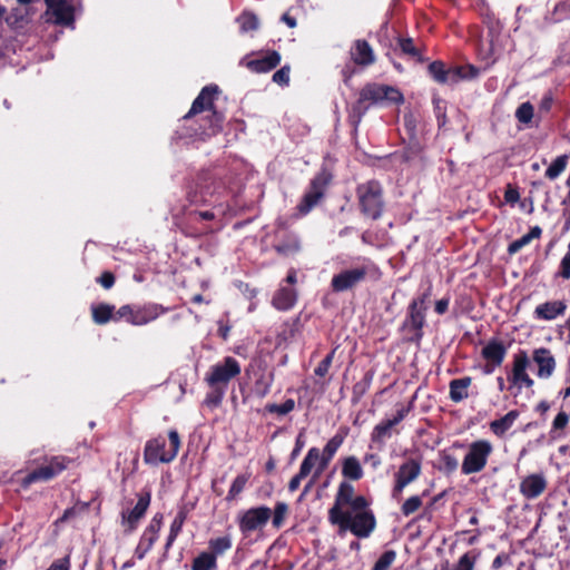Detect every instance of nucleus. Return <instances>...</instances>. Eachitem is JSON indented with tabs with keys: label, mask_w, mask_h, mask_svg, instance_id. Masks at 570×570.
Listing matches in <instances>:
<instances>
[{
	"label": "nucleus",
	"mask_w": 570,
	"mask_h": 570,
	"mask_svg": "<svg viewBox=\"0 0 570 570\" xmlns=\"http://www.w3.org/2000/svg\"><path fill=\"white\" fill-rule=\"evenodd\" d=\"M426 323V309L416 307L415 303H410L406 311V316L403 321L402 328L411 332L413 336L412 342L419 343L423 337V327Z\"/></svg>",
	"instance_id": "6ab92c4d"
},
{
	"label": "nucleus",
	"mask_w": 570,
	"mask_h": 570,
	"mask_svg": "<svg viewBox=\"0 0 570 570\" xmlns=\"http://www.w3.org/2000/svg\"><path fill=\"white\" fill-rule=\"evenodd\" d=\"M183 527H184V523L173 520L170 528H169V533H168V537H167V540H166V543L164 547V553L161 556V560L168 559V552L171 549L177 537L180 534Z\"/></svg>",
	"instance_id": "de8ad7c7"
},
{
	"label": "nucleus",
	"mask_w": 570,
	"mask_h": 570,
	"mask_svg": "<svg viewBox=\"0 0 570 570\" xmlns=\"http://www.w3.org/2000/svg\"><path fill=\"white\" fill-rule=\"evenodd\" d=\"M530 243H531V239L525 234L522 237H520V238H518V239H515V240H513L512 243L509 244L508 253L510 255H514L518 252H520L524 246L529 245Z\"/></svg>",
	"instance_id": "338daca9"
},
{
	"label": "nucleus",
	"mask_w": 570,
	"mask_h": 570,
	"mask_svg": "<svg viewBox=\"0 0 570 570\" xmlns=\"http://www.w3.org/2000/svg\"><path fill=\"white\" fill-rule=\"evenodd\" d=\"M374 379V371L368 370L364 373L363 377L353 385L352 389V403L356 404L370 390Z\"/></svg>",
	"instance_id": "ea45409f"
},
{
	"label": "nucleus",
	"mask_w": 570,
	"mask_h": 570,
	"mask_svg": "<svg viewBox=\"0 0 570 570\" xmlns=\"http://www.w3.org/2000/svg\"><path fill=\"white\" fill-rule=\"evenodd\" d=\"M556 277H560L563 281L570 279V253H566L562 257Z\"/></svg>",
	"instance_id": "e2e57ef3"
},
{
	"label": "nucleus",
	"mask_w": 570,
	"mask_h": 570,
	"mask_svg": "<svg viewBox=\"0 0 570 570\" xmlns=\"http://www.w3.org/2000/svg\"><path fill=\"white\" fill-rule=\"evenodd\" d=\"M370 505V500L364 495H355V489L352 483L342 481L335 494L334 504L328 510V519L346 512L347 510H344L345 507H348L350 510H362Z\"/></svg>",
	"instance_id": "9d476101"
},
{
	"label": "nucleus",
	"mask_w": 570,
	"mask_h": 570,
	"mask_svg": "<svg viewBox=\"0 0 570 570\" xmlns=\"http://www.w3.org/2000/svg\"><path fill=\"white\" fill-rule=\"evenodd\" d=\"M396 424L391 419L382 420L377 423L370 435L371 443L375 444L379 449L384 448L386 440L391 439L393 434H399Z\"/></svg>",
	"instance_id": "a878e982"
},
{
	"label": "nucleus",
	"mask_w": 570,
	"mask_h": 570,
	"mask_svg": "<svg viewBox=\"0 0 570 570\" xmlns=\"http://www.w3.org/2000/svg\"><path fill=\"white\" fill-rule=\"evenodd\" d=\"M254 375L255 381L252 386V393L255 396L263 399L271 392V387L274 382V374L272 372H266L265 370H258Z\"/></svg>",
	"instance_id": "7c9ffc66"
},
{
	"label": "nucleus",
	"mask_w": 570,
	"mask_h": 570,
	"mask_svg": "<svg viewBox=\"0 0 570 570\" xmlns=\"http://www.w3.org/2000/svg\"><path fill=\"white\" fill-rule=\"evenodd\" d=\"M321 462H322L321 450L316 446L311 448L307 451L305 458L303 459V461L301 463V466H299L301 475L307 476L314 468H315V470L320 469Z\"/></svg>",
	"instance_id": "c9c22d12"
},
{
	"label": "nucleus",
	"mask_w": 570,
	"mask_h": 570,
	"mask_svg": "<svg viewBox=\"0 0 570 570\" xmlns=\"http://www.w3.org/2000/svg\"><path fill=\"white\" fill-rule=\"evenodd\" d=\"M569 420V414L564 411H560L557 414L552 421V425L549 432L551 439H561L564 436V429L568 426Z\"/></svg>",
	"instance_id": "37998d69"
},
{
	"label": "nucleus",
	"mask_w": 570,
	"mask_h": 570,
	"mask_svg": "<svg viewBox=\"0 0 570 570\" xmlns=\"http://www.w3.org/2000/svg\"><path fill=\"white\" fill-rule=\"evenodd\" d=\"M531 358L538 367L537 376L539 379L547 380L552 376L557 367V362L552 352L549 348H534Z\"/></svg>",
	"instance_id": "4be33fe9"
},
{
	"label": "nucleus",
	"mask_w": 570,
	"mask_h": 570,
	"mask_svg": "<svg viewBox=\"0 0 570 570\" xmlns=\"http://www.w3.org/2000/svg\"><path fill=\"white\" fill-rule=\"evenodd\" d=\"M328 521L338 527L340 533L350 531L360 539L368 538L376 528V518L370 507L340 513Z\"/></svg>",
	"instance_id": "39448f33"
},
{
	"label": "nucleus",
	"mask_w": 570,
	"mask_h": 570,
	"mask_svg": "<svg viewBox=\"0 0 570 570\" xmlns=\"http://www.w3.org/2000/svg\"><path fill=\"white\" fill-rule=\"evenodd\" d=\"M183 215L189 223H198L202 220L215 219V214L212 210H198L187 207L186 205L181 208Z\"/></svg>",
	"instance_id": "a18cd8bd"
},
{
	"label": "nucleus",
	"mask_w": 570,
	"mask_h": 570,
	"mask_svg": "<svg viewBox=\"0 0 570 570\" xmlns=\"http://www.w3.org/2000/svg\"><path fill=\"white\" fill-rule=\"evenodd\" d=\"M421 471L422 465L419 459L410 458L404 461L394 475L392 497L399 499L403 490L420 476Z\"/></svg>",
	"instance_id": "2eb2a0df"
},
{
	"label": "nucleus",
	"mask_w": 570,
	"mask_h": 570,
	"mask_svg": "<svg viewBox=\"0 0 570 570\" xmlns=\"http://www.w3.org/2000/svg\"><path fill=\"white\" fill-rule=\"evenodd\" d=\"M167 309L158 304H146L144 306H136L134 325L141 326L155 321L158 316L164 314Z\"/></svg>",
	"instance_id": "cd10ccee"
},
{
	"label": "nucleus",
	"mask_w": 570,
	"mask_h": 570,
	"mask_svg": "<svg viewBox=\"0 0 570 570\" xmlns=\"http://www.w3.org/2000/svg\"><path fill=\"white\" fill-rule=\"evenodd\" d=\"M348 429H340L338 432L332 436L323 450L321 451L322 462L320 469H316L313 473L311 481L305 487L304 493H306L309 488L315 483V481L322 475V473L327 469L328 464L335 456L338 449L344 443L345 438L347 436Z\"/></svg>",
	"instance_id": "dca6fc26"
},
{
	"label": "nucleus",
	"mask_w": 570,
	"mask_h": 570,
	"mask_svg": "<svg viewBox=\"0 0 570 570\" xmlns=\"http://www.w3.org/2000/svg\"><path fill=\"white\" fill-rule=\"evenodd\" d=\"M342 475L352 481H358L363 478V469L357 458L347 456L342 463Z\"/></svg>",
	"instance_id": "4c0bfd02"
},
{
	"label": "nucleus",
	"mask_w": 570,
	"mask_h": 570,
	"mask_svg": "<svg viewBox=\"0 0 570 570\" xmlns=\"http://www.w3.org/2000/svg\"><path fill=\"white\" fill-rule=\"evenodd\" d=\"M240 373L239 362L233 356H226L209 367L205 375V382L208 386H222L227 390L228 384Z\"/></svg>",
	"instance_id": "f8f14e48"
},
{
	"label": "nucleus",
	"mask_w": 570,
	"mask_h": 570,
	"mask_svg": "<svg viewBox=\"0 0 570 570\" xmlns=\"http://www.w3.org/2000/svg\"><path fill=\"white\" fill-rule=\"evenodd\" d=\"M281 55L276 50H269L257 59L245 62L248 70L256 73H266L275 69L281 63Z\"/></svg>",
	"instance_id": "393cba45"
},
{
	"label": "nucleus",
	"mask_w": 570,
	"mask_h": 570,
	"mask_svg": "<svg viewBox=\"0 0 570 570\" xmlns=\"http://www.w3.org/2000/svg\"><path fill=\"white\" fill-rule=\"evenodd\" d=\"M568 308L566 299L547 301L535 306L533 317L538 321H553L566 314Z\"/></svg>",
	"instance_id": "5701e85b"
},
{
	"label": "nucleus",
	"mask_w": 570,
	"mask_h": 570,
	"mask_svg": "<svg viewBox=\"0 0 570 570\" xmlns=\"http://www.w3.org/2000/svg\"><path fill=\"white\" fill-rule=\"evenodd\" d=\"M289 66H284L273 75V81L279 86H287L289 83Z\"/></svg>",
	"instance_id": "69168bd1"
},
{
	"label": "nucleus",
	"mask_w": 570,
	"mask_h": 570,
	"mask_svg": "<svg viewBox=\"0 0 570 570\" xmlns=\"http://www.w3.org/2000/svg\"><path fill=\"white\" fill-rule=\"evenodd\" d=\"M423 504L422 497L412 495L407 498L401 505V512L404 517L415 513Z\"/></svg>",
	"instance_id": "6e6d98bb"
},
{
	"label": "nucleus",
	"mask_w": 570,
	"mask_h": 570,
	"mask_svg": "<svg viewBox=\"0 0 570 570\" xmlns=\"http://www.w3.org/2000/svg\"><path fill=\"white\" fill-rule=\"evenodd\" d=\"M181 446L180 436L177 430L168 431V440L158 434L146 441L144 448V462L150 466L171 463Z\"/></svg>",
	"instance_id": "20e7f679"
},
{
	"label": "nucleus",
	"mask_w": 570,
	"mask_h": 570,
	"mask_svg": "<svg viewBox=\"0 0 570 570\" xmlns=\"http://www.w3.org/2000/svg\"><path fill=\"white\" fill-rule=\"evenodd\" d=\"M70 557L66 556L55 560L46 570H70Z\"/></svg>",
	"instance_id": "774afa93"
},
{
	"label": "nucleus",
	"mask_w": 570,
	"mask_h": 570,
	"mask_svg": "<svg viewBox=\"0 0 570 570\" xmlns=\"http://www.w3.org/2000/svg\"><path fill=\"white\" fill-rule=\"evenodd\" d=\"M295 409V401L287 399L282 404L268 403L265 405V411L278 415H286Z\"/></svg>",
	"instance_id": "5fc2aeb1"
},
{
	"label": "nucleus",
	"mask_w": 570,
	"mask_h": 570,
	"mask_svg": "<svg viewBox=\"0 0 570 570\" xmlns=\"http://www.w3.org/2000/svg\"><path fill=\"white\" fill-rule=\"evenodd\" d=\"M47 21L69 27L75 22V8L68 0H46Z\"/></svg>",
	"instance_id": "f3484780"
},
{
	"label": "nucleus",
	"mask_w": 570,
	"mask_h": 570,
	"mask_svg": "<svg viewBox=\"0 0 570 570\" xmlns=\"http://www.w3.org/2000/svg\"><path fill=\"white\" fill-rule=\"evenodd\" d=\"M424 150V146L421 144L417 137L409 138L407 146L404 150L405 160L410 161L417 157H421Z\"/></svg>",
	"instance_id": "603ef678"
},
{
	"label": "nucleus",
	"mask_w": 570,
	"mask_h": 570,
	"mask_svg": "<svg viewBox=\"0 0 570 570\" xmlns=\"http://www.w3.org/2000/svg\"><path fill=\"white\" fill-rule=\"evenodd\" d=\"M395 559L396 552L394 550H386L376 560L373 570H389Z\"/></svg>",
	"instance_id": "4d7b16f0"
},
{
	"label": "nucleus",
	"mask_w": 570,
	"mask_h": 570,
	"mask_svg": "<svg viewBox=\"0 0 570 570\" xmlns=\"http://www.w3.org/2000/svg\"><path fill=\"white\" fill-rule=\"evenodd\" d=\"M547 488L548 480L543 472L528 474L519 483V492L525 500L538 499Z\"/></svg>",
	"instance_id": "aec40b11"
},
{
	"label": "nucleus",
	"mask_w": 570,
	"mask_h": 570,
	"mask_svg": "<svg viewBox=\"0 0 570 570\" xmlns=\"http://www.w3.org/2000/svg\"><path fill=\"white\" fill-rule=\"evenodd\" d=\"M273 248L278 255L289 257L299 252L301 245L295 236L286 235L282 240L275 243Z\"/></svg>",
	"instance_id": "f704fd0d"
},
{
	"label": "nucleus",
	"mask_w": 570,
	"mask_h": 570,
	"mask_svg": "<svg viewBox=\"0 0 570 570\" xmlns=\"http://www.w3.org/2000/svg\"><path fill=\"white\" fill-rule=\"evenodd\" d=\"M272 517V509L266 505L254 507L243 511L238 515L239 531L247 535L254 531L262 530Z\"/></svg>",
	"instance_id": "4468645a"
},
{
	"label": "nucleus",
	"mask_w": 570,
	"mask_h": 570,
	"mask_svg": "<svg viewBox=\"0 0 570 570\" xmlns=\"http://www.w3.org/2000/svg\"><path fill=\"white\" fill-rule=\"evenodd\" d=\"M534 116V108L530 101L522 102L515 110V118L520 124L529 125Z\"/></svg>",
	"instance_id": "864d4df0"
},
{
	"label": "nucleus",
	"mask_w": 570,
	"mask_h": 570,
	"mask_svg": "<svg viewBox=\"0 0 570 570\" xmlns=\"http://www.w3.org/2000/svg\"><path fill=\"white\" fill-rule=\"evenodd\" d=\"M568 165V156H558L546 170V177L553 180L560 176Z\"/></svg>",
	"instance_id": "8fccbe9b"
},
{
	"label": "nucleus",
	"mask_w": 570,
	"mask_h": 570,
	"mask_svg": "<svg viewBox=\"0 0 570 570\" xmlns=\"http://www.w3.org/2000/svg\"><path fill=\"white\" fill-rule=\"evenodd\" d=\"M433 105L439 127L445 126L448 118L444 101L440 98H433Z\"/></svg>",
	"instance_id": "680f3d73"
},
{
	"label": "nucleus",
	"mask_w": 570,
	"mask_h": 570,
	"mask_svg": "<svg viewBox=\"0 0 570 570\" xmlns=\"http://www.w3.org/2000/svg\"><path fill=\"white\" fill-rule=\"evenodd\" d=\"M135 309L136 306L130 304L122 305L117 311L115 309V322L125 320L126 322L134 325Z\"/></svg>",
	"instance_id": "bf43d9fd"
},
{
	"label": "nucleus",
	"mask_w": 570,
	"mask_h": 570,
	"mask_svg": "<svg viewBox=\"0 0 570 570\" xmlns=\"http://www.w3.org/2000/svg\"><path fill=\"white\" fill-rule=\"evenodd\" d=\"M163 519L164 517L161 513H156L144 531L148 532L149 534L159 537V532L163 527Z\"/></svg>",
	"instance_id": "0e129e2a"
},
{
	"label": "nucleus",
	"mask_w": 570,
	"mask_h": 570,
	"mask_svg": "<svg viewBox=\"0 0 570 570\" xmlns=\"http://www.w3.org/2000/svg\"><path fill=\"white\" fill-rule=\"evenodd\" d=\"M355 193L361 214L372 220L380 219L385 208L382 184L375 179L367 180L357 185Z\"/></svg>",
	"instance_id": "423d86ee"
},
{
	"label": "nucleus",
	"mask_w": 570,
	"mask_h": 570,
	"mask_svg": "<svg viewBox=\"0 0 570 570\" xmlns=\"http://www.w3.org/2000/svg\"><path fill=\"white\" fill-rule=\"evenodd\" d=\"M151 500L149 490L141 491L138 494L136 505L127 513H122L124 523H126V532L130 533L136 530L139 520L145 515Z\"/></svg>",
	"instance_id": "412c9836"
},
{
	"label": "nucleus",
	"mask_w": 570,
	"mask_h": 570,
	"mask_svg": "<svg viewBox=\"0 0 570 570\" xmlns=\"http://www.w3.org/2000/svg\"><path fill=\"white\" fill-rule=\"evenodd\" d=\"M218 91L217 85H208L200 90L189 111L181 118V137L205 141L220 132L224 116L214 104Z\"/></svg>",
	"instance_id": "f257e3e1"
},
{
	"label": "nucleus",
	"mask_w": 570,
	"mask_h": 570,
	"mask_svg": "<svg viewBox=\"0 0 570 570\" xmlns=\"http://www.w3.org/2000/svg\"><path fill=\"white\" fill-rule=\"evenodd\" d=\"M209 178L207 174H199L197 177L188 183L186 186V200L187 207L202 206L208 203V196H212L209 190Z\"/></svg>",
	"instance_id": "a211bd4d"
},
{
	"label": "nucleus",
	"mask_w": 570,
	"mask_h": 570,
	"mask_svg": "<svg viewBox=\"0 0 570 570\" xmlns=\"http://www.w3.org/2000/svg\"><path fill=\"white\" fill-rule=\"evenodd\" d=\"M90 311L92 322L97 325H105L110 321L115 322V305L108 303L92 304Z\"/></svg>",
	"instance_id": "2f4dec72"
},
{
	"label": "nucleus",
	"mask_w": 570,
	"mask_h": 570,
	"mask_svg": "<svg viewBox=\"0 0 570 570\" xmlns=\"http://www.w3.org/2000/svg\"><path fill=\"white\" fill-rule=\"evenodd\" d=\"M287 513L288 504L282 501L276 502L271 517L273 527L279 529L284 524Z\"/></svg>",
	"instance_id": "3c124183"
},
{
	"label": "nucleus",
	"mask_w": 570,
	"mask_h": 570,
	"mask_svg": "<svg viewBox=\"0 0 570 570\" xmlns=\"http://www.w3.org/2000/svg\"><path fill=\"white\" fill-rule=\"evenodd\" d=\"M402 92L393 86L367 82L358 92L357 100L348 109V122L355 128L361 122L371 106L382 104H402Z\"/></svg>",
	"instance_id": "f03ea898"
},
{
	"label": "nucleus",
	"mask_w": 570,
	"mask_h": 570,
	"mask_svg": "<svg viewBox=\"0 0 570 570\" xmlns=\"http://www.w3.org/2000/svg\"><path fill=\"white\" fill-rule=\"evenodd\" d=\"M507 346L498 338H491L481 350V356L484 361H491L494 365H502L507 356Z\"/></svg>",
	"instance_id": "bb28decb"
},
{
	"label": "nucleus",
	"mask_w": 570,
	"mask_h": 570,
	"mask_svg": "<svg viewBox=\"0 0 570 570\" xmlns=\"http://www.w3.org/2000/svg\"><path fill=\"white\" fill-rule=\"evenodd\" d=\"M209 389L204 403L210 409H216L220 405L227 390L222 386H209Z\"/></svg>",
	"instance_id": "09e8293b"
},
{
	"label": "nucleus",
	"mask_w": 570,
	"mask_h": 570,
	"mask_svg": "<svg viewBox=\"0 0 570 570\" xmlns=\"http://www.w3.org/2000/svg\"><path fill=\"white\" fill-rule=\"evenodd\" d=\"M72 462L73 460L66 455L45 458L43 464L22 478L20 485L27 490L32 483L50 481L67 470Z\"/></svg>",
	"instance_id": "6e6552de"
},
{
	"label": "nucleus",
	"mask_w": 570,
	"mask_h": 570,
	"mask_svg": "<svg viewBox=\"0 0 570 570\" xmlns=\"http://www.w3.org/2000/svg\"><path fill=\"white\" fill-rule=\"evenodd\" d=\"M520 413L517 410H511L508 412L504 416L494 420L490 423V430L491 432L502 438L514 424L515 420L519 417Z\"/></svg>",
	"instance_id": "473e14b6"
},
{
	"label": "nucleus",
	"mask_w": 570,
	"mask_h": 570,
	"mask_svg": "<svg viewBox=\"0 0 570 570\" xmlns=\"http://www.w3.org/2000/svg\"><path fill=\"white\" fill-rule=\"evenodd\" d=\"M351 60L354 65L368 67L375 62L373 48L365 39H357L353 42L351 50Z\"/></svg>",
	"instance_id": "b1692460"
},
{
	"label": "nucleus",
	"mask_w": 570,
	"mask_h": 570,
	"mask_svg": "<svg viewBox=\"0 0 570 570\" xmlns=\"http://www.w3.org/2000/svg\"><path fill=\"white\" fill-rule=\"evenodd\" d=\"M296 301V289L291 287H281L275 292L272 304L278 311H288L294 307Z\"/></svg>",
	"instance_id": "c85d7f7f"
},
{
	"label": "nucleus",
	"mask_w": 570,
	"mask_h": 570,
	"mask_svg": "<svg viewBox=\"0 0 570 570\" xmlns=\"http://www.w3.org/2000/svg\"><path fill=\"white\" fill-rule=\"evenodd\" d=\"M429 76L440 85H456L462 80L474 78L478 70L473 66H455L448 68L441 60L428 66Z\"/></svg>",
	"instance_id": "1a4fd4ad"
},
{
	"label": "nucleus",
	"mask_w": 570,
	"mask_h": 570,
	"mask_svg": "<svg viewBox=\"0 0 570 570\" xmlns=\"http://www.w3.org/2000/svg\"><path fill=\"white\" fill-rule=\"evenodd\" d=\"M530 357L527 351L519 350L513 354L512 368L508 375V381L511 383V387H517L518 392L522 387L531 389L534 385L533 379L528 373Z\"/></svg>",
	"instance_id": "ddd939ff"
},
{
	"label": "nucleus",
	"mask_w": 570,
	"mask_h": 570,
	"mask_svg": "<svg viewBox=\"0 0 570 570\" xmlns=\"http://www.w3.org/2000/svg\"><path fill=\"white\" fill-rule=\"evenodd\" d=\"M338 346L336 345L315 367L314 374L320 377H324L333 363L335 353L337 351Z\"/></svg>",
	"instance_id": "13d9d810"
},
{
	"label": "nucleus",
	"mask_w": 570,
	"mask_h": 570,
	"mask_svg": "<svg viewBox=\"0 0 570 570\" xmlns=\"http://www.w3.org/2000/svg\"><path fill=\"white\" fill-rule=\"evenodd\" d=\"M397 49L403 56L411 58L416 62H424L421 50L415 46L413 38L411 37H399L396 40Z\"/></svg>",
	"instance_id": "72a5a7b5"
},
{
	"label": "nucleus",
	"mask_w": 570,
	"mask_h": 570,
	"mask_svg": "<svg viewBox=\"0 0 570 570\" xmlns=\"http://www.w3.org/2000/svg\"><path fill=\"white\" fill-rule=\"evenodd\" d=\"M249 478H250L249 473H244V474L237 475L234 479V481H233V483H232V485L229 488V491H228V494L226 497V500L227 501L235 500L237 498V495H239L244 491V489H245Z\"/></svg>",
	"instance_id": "49530a36"
},
{
	"label": "nucleus",
	"mask_w": 570,
	"mask_h": 570,
	"mask_svg": "<svg viewBox=\"0 0 570 570\" xmlns=\"http://www.w3.org/2000/svg\"><path fill=\"white\" fill-rule=\"evenodd\" d=\"M381 275L380 268L373 262L366 261L335 273L331 278L330 287L335 294L354 292L367 281H379Z\"/></svg>",
	"instance_id": "7ed1b4c3"
},
{
	"label": "nucleus",
	"mask_w": 570,
	"mask_h": 570,
	"mask_svg": "<svg viewBox=\"0 0 570 570\" xmlns=\"http://www.w3.org/2000/svg\"><path fill=\"white\" fill-rule=\"evenodd\" d=\"M568 19H570V0L557 2L553 10L544 17L548 24L559 23Z\"/></svg>",
	"instance_id": "58836bf2"
},
{
	"label": "nucleus",
	"mask_w": 570,
	"mask_h": 570,
	"mask_svg": "<svg viewBox=\"0 0 570 570\" xmlns=\"http://www.w3.org/2000/svg\"><path fill=\"white\" fill-rule=\"evenodd\" d=\"M239 24V30L242 33H247L250 31H256L259 27L258 17L248 10H244L236 19Z\"/></svg>",
	"instance_id": "a19ab883"
},
{
	"label": "nucleus",
	"mask_w": 570,
	"mask_h": 570,
	"mask_svg": "<svg viewBox=\"0 0 570 570\" xmlns=\"http://www.w3.org/2000/svg\"><path fill=\"white\" fill-rule=\"evenodd\" d=\"M472 384L471 376L451 380L449 383V397L454 403H460L469 397V387Z\"/></svg>",
	"instance_id": "c756f323"
},
{
	"label": "nucleus",
	"mask_w": 570,
	"mask_h": 570,
	"mask_svg": "<svg viewBox=\"0 0 570 570\" xmlns=\"http://www.w3.org/2000/svg\"><path fill=\"white\" fill-rule=\"evenodd\" d=\"M333 181V174L327 168H322L311 179L296 210L301 216L309 214L326 196V191Z\"/></svg>",
	"instance_id": "0eeeda50"
},
{
	"label": "nucleus",
	"mask_w": 570,
	"mask_h": 570,
	"mask_svg": "<svg viewBox=\"0 0 570 570\" xmlns=\"http://www.w3.org/2000/svg\"><path fill=\"white\" fill-rule=\"evenodd\" d=\"M191 570H217V560L214 554L203 551L193 560Z\"/></svg>",
	"instance_id": "79ce46f5"
},
{
	"label": "nucleus",
	"mask_w": 570,
	"mask_h": 570,
	"mask_svg": "<svg viewBox=\"0 0 570 570\" xmlns=\"http://www.w3.org/2000/svg\"><path fill=\"white\" fill-rule=\"evenodd\" d=\"M232 548V539L229 535L213 538L208 541V553H212L215 556V559L217 560L218 556L224 554L226 551H228Z\"/></svg>",
	"instance_id": "c03bdc74"
},
{
	"label": "nucleus",
	"mask_w": 570,
	"mask_h": 570,
	"mask_svg": "<svg viewBox=\"0 0 570 570\" xmlns=\"http://www.w3.org/2000/svg\"><path fill=\"white\" fill-rule=\"evenodd\" d=\"M321 462H322L321 450L316 446L311 448L307 451L305 458L303 459V461L301 463V466H299L301 475L307 476L314 468H315V470L320 469Z\"/></svg>",
	"instance_id": "e433bc0d"
},
{
	"label": "nucleus",
	"mask_w": 570,
	"mask_h": 570,
	"mask_svg": "<svg viewBox=\"0 0 570 570\" xmlns=\"http://www.w3.org/2000/svg\"><path fill=\"white\" fill-rule=\"evenodd\" d=\"M441 463H442V469L449 474L456 471V469L459 466L458 459L453 454H450L445 451H443L441 453Z\"/></svg>",
	"instance_id": "052dcab7"
},
{
	"label": "nucleus",
	"mask_w": 570,
	"mask_h": 570,
	"mask_svg": "<svg viewBox=\"0 0 570 570\" xmlns=\"http://www.w3.org/2000/svg\"><path fill=\"white\" fill-rule=\"evenodd\" d=\"M493 452V446L488 440H476L469 445L468 452L461 464V472L464 475L481 472Z\"/></svg>",
	"instance_id": "9b49d317"
}]
</instances>
